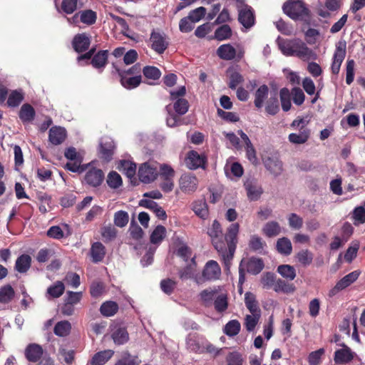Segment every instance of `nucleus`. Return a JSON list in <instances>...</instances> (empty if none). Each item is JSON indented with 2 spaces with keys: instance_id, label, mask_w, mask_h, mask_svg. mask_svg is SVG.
Masks as SVG:
<instances>
[{
  "instance_id": "nucleus-6",
  "label": "nucleus",
  "mask_w": 365,
  "mask_h": 365,
  "mask_svg": "<svg viewBox=\"0 0 365 365\" xmlns=\"http://www.w3.org/2000/svg\"><path fill=\"white\" fill-rule=\"evenodd\" d=\"M360 272L355 270L341 278L338 281L336 285L331 288L329 292V297H333L336 295L341 291L344 290L352 283H354L359 277Z\"/></svg>"
},
{
  "instance_id": "nucleus-61",
  "label": "nucleus",
  "mask_w": 365,
  "mask_h": 365,
  "mask_svg": "<svg viewBox=\"0 0 365 365\" xmlns=\"http://www.w3.org/2000/svg\"><path fill=\"white\" fill-rule=\"evenodd\" d=\"M280 99L283 110L288 111L291 108V95L287 88H284L280 91Z\"/></svg>"
},
{
  "instance_id": "nucleus-18",
  "label": "nucleus",
  "mask_w": 365,
  "mask_h": 365,
  "mask_svg": "<svg viewBox=\"0 0 365 365\" xmlns=\"http://www.w3.org/2000/svg\"><path fill=\"white\" fill-rule=\"evenodd\" d=\"M238 135L240 136L242 140L245 143L247 158L252 164H257L258 160L256 155V151L254 148L250 138L242 130L237 131Z\"/></svg>"
},
{
  "instance_id": "nucleus-56",
  "label": "nucleus",
  "mask_w": 365,
  "mask_h": 365,
  "mask_svg": "<svg viewBox=\"0 0 365 365\" xmlns=\"http://www.w3.org/2000/svg\"><path fill=\"white\" fill-rule=\"evenodd\" d=\"M231 36L232 30L230 27L227 24L222 25L215 31V38L218 41H224L228 39L231 37Z\"/></svg>"
},
{
  "instance_id": "nucleus-47",
  "label": "nucleus",
  "mask_w": 365,
  "mask_h": 365,
  "mask_svg": "<svg viewBox=\"0 0 365 365\" xmlns=\"http://www.w3.org/2000/svg\"><path fill=\"white\" fill-rule=\"evenodd\" d=\"M245 302L250 313H261L255 296L253 294L247 292L245 295Z\"/></svg>"
},
{
  "instance_id": "nucleus-45",
  "label": "nucleus",
  "mask_w": 365,
  "mask_h": 365,
  "mask_svg": "<svg viewBox=\"0 0 365 365\" xmlns=\"http://www.w3.org/2000/svg\"><path fill=\"white\" fill-rule=\"evenodd\" d=\"M118 309V306L115 302L107 301L101 306L100 312L105 317H111L117 312Z\"/></svg>"
},
{
  "instance_id": "nucleus-41",
  "label": "nucleus",
  "mask_w": 365,
  "mask_h": 365,
  "mask_svg": "<svg viewBox=\"0 0 365 365\" xmlns=\"http://www.w3.org/2000/svg\"><path fill=\"white\" fill-rule=\"evenodd\" d=\"M140 360L136 356H132L128 351L122 354L121 359L118 360L114 365H139Z\"/></svg>"
},
{
  "instance_id": "nucleus-52",
  "label": "nucleus",
  "mask_w": 365,
  "mask_h": 365,
  "mask_svg": "<svg viewBox=\"0 0 365 365\" xmlns=\"http://www.w3.org/2000/svg\"><path fill=\"white\" fill-rule=\"evenodd\" d=\"M284 13L293 20L297 19V0H288L283 5Z\"/></svg>"
},
{
  "instance_id": "nucleus-2",
  "label": "nucleus",
  "mask_w": 365,
  "mask_h": 365,
  "mask_svg": "<svg viewBox=\"0 0 365 365\" xmlns=\"http://www.w3.org/2000/svg\"><path fill=\"white\" fill-rule=\"evenodd\" d=\"M65 157L69 160L65 168L73 173H83L88 167V165H81L83 159V153L78 151L75 148L70 147L65 150Z\"/></svg>"
},
{
  "instance_id": "nucleus-53",
  "label": "nucleus",
  "mask_w": 365,
  "mask_h": 365,
  "mask_svg": "<svg viewBox=\"0 0 365 365\" xmlns=\"http://www.w3.org/2000/svg\"><path fill=\"white\" fill-rule=\"evenodd\" d=\"M294 290L295 286L293 284L287 282L281 279H277V282L274 287V291L276 292L289 294L294 292Z\"/></svg>"
},
{
  "instance_id": "nucleus-7",
  "label": "nucleus",
  "mask_w": 365,
  "mask_h": 365,
  "mask_svg": "<svg viewBox=\"0 0 365 365\" xmlns=\"http://www.w3.org/2000/svg\"><path fill=\"white\" fill-rule=\"evenodd\" d=\"M207 233L211 237L215 249L221 255L225 248V242L221 240L222 239V232L220 225L217 220L213 222L211 227L208 229Z\"/></svg>"
},
{
  "instance_id": "nucleus-58",
  "label": "nucleus",
  "mask_w": 365,
  "mask_h": 365,
  "mask_svg": "<svg viewBox=\"0 0 365 365\" xmlns=\"http://www.w3.org/2000/svg\"><path fill=\"white\" fill-rule=\"evenodd\" d=\"M108 58V54L106 51L98 52L94 56L91 61V63L93 67L100 68L104 67Z\"/></svg>"
},
{
  "instance_id": "nucleus-17",
  "label": "nucleus",
  "mask_w": 365,
  "mask_h": 365,
  "mask_svg": "<svg viewBox=\"0 0 365 365\" xmlns=\"http://www.w3.org/2000/svg\"><path fill=\"white\" fill-rule=\"evenodd\" d=\"M205 163V158L202 155H200L197 152L192 150L188 153L185 159V163L190 169H197L203 166Z\"/></svg>"
},
{
  "instance_id": "nucleus-36",
  "label": "nucleus",
  "mask_w": 365,
  "mask_h": 365,
  "mask_svg": "<svg viewBox=\"0 0 365 365\" xmlns=\"http://www.w3.org/2000/svg\"><path fill=\"white\" fill-rule=\"evenodd\" d=\"M35 116V110L29 104H24L19 111V118L24 123L31 122Z\"/></svg>"
},
{
  "instance_id": "nucleus-35",
  "label": "nucleus",
  "mask_w": 365,
  "mask_h": 365,
  "mask_svg": "<svg viewBox=\"0 0 365 365\" xmlns=\"http://www.w3.org/2000/svg\"><path fill=\"white\" fill-rule=\"evenodd\" d=\"M105 247L101 242H95L91 249V255L93 262H98L103 260L105 257Z\"/></svg>"
},
{
  "instance_id": "nucleus-32",
  "label": "nucleus",
  "mask_w": 365,
  "mask_h": 365,
  "mask_svg": "<svg viewBox=\"0 0 365 365\" xmlns=\"http://www.w3.org/2000/svg\"><path fill=\"white\" fill-rule=\"evenodd\" d=\"M118 168L129 178L134 177L136 173V164L130 160H120Z\"/></svg>"
},
{
  "instance_id": "nucleus-34",
  "label": "nucleus",
  "mask_w": 365,
  "mask_h": 365,
  "mask_svg": "<svg viewBox=\"0 0 365 365\" xmlns=\"http://www.w3.org/2000/svg\"><path fill=\"white\" fill-rule=\"evenodd\" d=\"M269 88L266 85L259 86L255 94V106L257 108H261L263 105L264 100L267 98Z\"/></svg>"
},
{
  "instance_id": "nucleus-29",
  "label": "nucleus",
  "mask_w": 365,
  "mask_h": 365,
  "mask_svg": "<svg viewBox=\"0 0 365 365\" xmlns=\"http://www.w3.org/2000/svg\"><path fill=\"white\" fill-rule=\"evenodd\" d=\"M187 265L180 271L179 275L182 279H192L195 277L196 264L195 258H191L190 262H186Z\"/></svg>"
},
{
  "instance_id": "nucleus-23",
  "label": "nucleus",
  "mask_w": 365,
  "mask_h": 365,
  "mask_svg": "<svg viewBox=\"0 0 365 365\" xmlns=\"http://www.w3.org/2000/svg\"><path fill=\"white\" fill-rule=\"evenodd\" d=\"M354 352L346 346L335 351L334 361L337 364H344L351 361L354 358Z\"/></svg>"
},
{
  "instance_id": "nucleus-15",
  "label": "nucleus",
  "mask_w": 365,
  "mask_h": 365,
  "mask_svg": "<svg viewBox=\"0 0 365 365\" xmlns=\"http://www.w3.org/2000/svg\"><path fill=\"white\" fill-rule=\"evenodd\" d=\"M240 267H245L249 273L257 274L264 268V263L259 258L251 257L247 261L242 260Z\"/></svg>"
},
{
  "instance_id": "nucleus-59",
  "label": "nucleus",
  "mask_w": 365,
  "mask_h": 365,
  "mask_svg": "<svg viewBox=\"0 0 365 365\" xmlns=\"http://www.w3.org/2000/svg\"><path fill=\"white\" fill-rule=\"evenodd\" d=\"M64 289L65 287L63 283L58 281L53 285L48 288L47 294L53 298H57L62 295Z\"/></svg>"
},
{
  "instance_id": "nucleus-60",
  "label": "nucleus",
  "mask_w": 365,
  "mask_h": 365,
  "mask_svg": "<svg viewBox=\"0 0 365 365\" xmlns=\"http://www.w3.org/2000/svg\"><path fill=\"white\" fill-rule=\"evenodd\" d=\"M276 246L277 251L283 255H289L292 251V244L290 241L285 237L279 239Z\"/></svg>"
},
{
  "instance_id": "nucleus-39",
  "label": "nucleus",
  "mask_w": 365,
  "mask_h": 365,
  "mask_svg": "<svg viewBox=\"0 0 365 365\" xmlns=\"http://www.w3.org/2000/svg\"><path fill=\"white\" fill-rule=\"evenodd\" d=\"M229 76V87L231 89H235L237 86L241 84L243 81V76L236 70L230 68L227 71Z\"/></svg>"
},
{
  "instance_id": "nucleus-14",
  "label": "nucleus",
  "mask_w": 365,
  "mask_h": 365,
  "mask_svg": "<svg viewBox=\"0 0 365 365\" xmlns=\"http://www.w3.org/2000/svg\"><path fill=\"white\" fill-rule=\"evenodd\" d=\"M239 21L245 27L250 28L255 24V17L251 8L247 5L238 6Z\"/></svg>"
},
{
  "instance_id": "nucleus-63",
  "label": "nucleus",
  "mask_w": 365,
  "mask_h": 365,
  "mask_svg": "<svg viewBox=\"0 0 365 365\" xmlns=\"http://www.w3.org/2000/svg\"><path fill=\"white\" fill-rule=\"evenodd\" d=\"M80 20L82 23L91 25L96 22V14L92 10H85L80 12Z\"/></svg>"
},
{
  "instance_id": "nucleus-51",
  "label": "nucleus",
  "mask_w": 365,
  "mask_h": 365,
  "mask_svg": "<svg viewBox=\"0 0 365 365\" xmlns=\"http://www.w3.org/2000/svg\"><path fill=\"white\" fill-rule=\"evenodd\" d=\"M71 329V325L68 321L58 322L54 327V333L58 336H67Z\"/></svg>"
},
{
  "instance_id": "nucleus-54",
  "label": "nucleus",
  "mask_w": 365,
  "mask_h": 365,
  "mask_svg": "<svg viewBox=\"0 0 365 365\" xmlns=\"http://www.w3.org/2000/svg\"><path fill=\"white\" fill-rule=\"evenodd\" d=\"M166 229L162 225H158L150 235V242L153 244H160L165 237Z\"/></svg>"
},
{
  "instance_id": "nucleus-8",
  "label": "nucleus",
  "mask_w": 365,
  "mask_h": 365,
  "mask_svg": "<svg viewBox=\"0 0 365 365\" xmlns=\"http://www.w3.org/2000/svg\"><path fill=\"white\" fill-rule=\"evenodd\" d=\"M346 56V43L339 41L336 45L331 66L332 73L337 75L340 71L341 65Z\"/></svg>"
},
{
  "instance_id": "nucleus-3",
  "label": "nucleus",
  "mask_w": 365,
  "mask_h": 365,
  "mask_svg": "<svg viewBox=\"0 0 365 365\" xmlns=\"http://www.w3.org/2000/svg\"><path fill=\"white\" fill-rule=\"evenodd\" d=\"M159 175L161 182L160 187L164 192H170L175 186V170L168 164L163 163L159 166Z\"/></svg>"
},
{
  "instance_id": "nucleus-24",
  "label": "nucleus",
  "mask_w": 365,
  "mask_h": 365,
  "mask_svg": "<svg viewBox=\"0 0 365 365\" xmlns=\"http://www.w3.org/2000/svg\"><path fill=\"white\" fill-rule=\"evenodd\" d=\"M202 339L195 336V334H190L186 338L187 348L191 351L196 353H203L204 348L202 347Z\"/></svg>"
},
{
  "instance_id": "nucleus-26",
  "label": "nucleus",
  "mask_w": 365,
  "mask_h": 365,
  "mask_svg": "<svg viewBox=\"0 0 365 365\" xmlns=\"http://www.w3.org/2000/svg\"><path fill=\"white\" fill-rule=\"evenodd\" d=\"M43 354L41 346L38 344H32L29 345L25 350L26 359L33 362L37 361Z\"/></svg>"
},
{
  "instance_id": "nucleus-33",
  "label": "nucleus",
  "mask_w": 365,
  "mask_h": 365,
  "mask_svg": "<svg viewBox=\"0 0 365 365\" xmlns=\"http://www.w3.org/2000/svg\"><path fill=\"white\" fill-rule=\"evenodd\" d=\"M309 26H310L303 24L301 30L304 34L306 41L309 44L313 45L316 43L317 38L319 36V31L317 29L310 28Z\"/></svg>"
},
{
  "instance_id": "nucleus-1",
  "label": "nucleus",
  "mask_w": 365,
  "mask_h": 365,
  "mask_svg": "<svg viewBox=\"0 0 365 365\" xmlns=\"http://www.w3.org/2000/svg\"><path fill=\"white\" fill-rule=\"evenodd\" d=\"M238 232V223H232L228 227L227 232L225 235L226 243L225 242V248L222 252L221 257L227 269H229L230 262L232 260L235 251Z\"/></svg>"
},
{
  "instance_id": "nucleus-9",
  "label": "nucleus",
  "mask_w": 365,
  "mask_h": 365,
  "mask_svg": "<svg viewBox=\"0 0 365 365\" xmlns=\"http://www.w3.org/2000/svg\"><path fill=\"white\" fill-rule=\"evenodd\" d=\"M150 42L151 48L158 53H163L168 46V41L165 34L160 31H153Z\"/></svg>"
},
{
  "instance_id": "nucleus-62",
  "label": "nucleus",
  "mask_w": 365,
  "mask_h": 365,
  "mask_svg": "<svg viewBox=\"0 0 365 365\" xmlns=\"http://www.w3.org/2000/svg\"><path fill=\"white\" fill-rule=\"evenodd\" d=\"M128 220L129 216L125 211H118L114 215V223L119 227H125L128 224Z\"/></svg>"
},
{
  "instance_id": "nucleus-50",
  "label": "nucleus",
  "mask_w": 365,
  "mask_h": 365,
  "mask_svg": "<svg viewBox=\"0 0 365 365\" xmlns=\"http://www.w3.org/2000/svg\"><path fill=\"white\" fill-rule=\"evenodd\" d=\"M31 259L27 255H22L16 262V269L19 272H25L31 266Z\"/></svg>"
},
{
  "instance_id": "nucleus-22",
  "label": "nucleus",
  "mask_w": 365,
  "mask_h": 365,
  "mask_svg": "<svg viewBox=\"0 0 365 365\" xmlns=\"http://www.w3.org/2000/svg\"><path fill=\"white\" fill-rule=\"evenodd\" d=\"M91 43L90 36L86 34H79L75 36L73 40V46L76 51L82 52L88 48Z\"/></svg>"
},
{
  "instance_id": "nucleus-5",
  "label": "nucleus",
  "mask_w": 365,
  "mask_h": 365,
  "mask_svg": "<svg viewBox=\"0 0 365 365\" xmlns=\"http://www.w3.org/2000/svg\"><path fill=\"white\" fill-rule=\"evenodd\" d=\"M197 178L191 173H184L178 180V189L185 194L194 192L197 190Z\"/></svg>"
},
{
  "instance_id": "nucleus-46",
  "label": "nucleus",
  "mask_w": 365,
  "mask_h": 365,
  "mask_svg": "<svg viewBox=\"0 0 365 365\" xmlns=\"http://www.w3.org/2000/svg\"><path fill=\"white\" fill-rule=\"evenodd\" d=\"M261 313H250L245 319V326L248 331H252L259 322Z\"/></svg>"
},
{
  "instance_id": "nucleus-21",
  "label": "nucleus",
  "mask_w": 365,
  "mask_h": 365,
  "mask_svg": "<svg viewBox=\"0 0 365 365\" xmlns=\"http://www.w3.org/2000/svg\"><path fill=\"white\" fill-rule=\"evenodd\" d=\"M114 351L111 349H106L96 353L90 360L91 365H104L113 356Z\"/></svg>"
},
{
  "instance_id": "nucleus-28",
  "label": "nucleus",
  "mask_w": 365,
  "mask_h": 365,
  "mask_svg": "<svg viewBox=\"0 0 365 365\" xmlns=\"http://www.w3.org/2000/svg\"><path fill=\"white\" fill-rule=\"evenodd\" d=\"M298 58L308 62L317 60V55L304 43H302L300 45L298 44Z\"/></svg>"
},
{
  "instance_id": "nucleus-64",
  "label": "nucleus",
  "mask_w": 365,
  "mask_h": 365,
  "mask_svg": "<svg viewBox=\"0 0 365 365\" xmlns=\"http://www.w3.org/2000/svg\"><path fill=\"white\" fill-rule=\"evenodd\" d=\"M107 183L112 188H118L122 184L120 175L116 172H110L107 178Z\"/></svg>"
},
{
  "instance_id": "nucleus-43",
  "label": "nucleus",
  "mask_w": 365,
  "mask_h": 365,
  "mask_svg": "<svg viewBox=\"0 0 365 365\" xmlns=\"http://www.w3.org/2000/svg\"><path fill=\"white\" fill-rule=\"evenodd\" d=\"M277 272L287 280H293L296 277L294 267L289 264L279 265L277 267Z\"/></svg>"
},
{
  "instance_id": "nucleus-55",
  "label": "nucleus",
  "mask_w": 365,
  "mask_h": 365,
  "mask_svg": "<svg viewBox=\"0 0 365 365\" xmlns=\"http://www.w3.org/2000/svg\"><path fill=\"white\" fill-rule=\"evenodd\" d=\"M14 297V290L10 285H6L0 289V302L9 303Z\"/></svg>"
},
{
  "instance_id": "nucleus-13",
  "label": "nucleus",
  "mask_w": 365,
  "mask_h": 365,
  "mask_svg": "<svg viewBox=\"0 0 365 365\" xmlns=\"http://www.w3.org/2000/svg\"><path fill=\"white\" fill-rule=\"evenodd\" d=\"M221 275V269L215 260L208 261L202 271V277L205 280H215Z\"/></svg>"
},
{
  "instance_id": "nucleus-57",
  "label": "nucleus",
  "mask_w": 365,
  "mask_h": 365,
  "mask_svg": "<svg viewBox=\"0 0 365 365\" xmlns=\"http://www.w3.org/2000/svg\"><path fill=\"white\" fill-rule=\"evenodd\" d=\"M277 282V279H276L275 275L270 272L263 274L261 278V283L265 289H273L274 290Z\"/></svg>"
},
{
  "instance_id": "nucleus-4",
  "label": "nucleus",
  "mask_w": 365,
  "mask_h": 365,
  "mask_svg": "<svg viewBox=\"0 0 365 365\" xmlns=\"http://www.w3.org/2000/svg\"><path fill=\"white\" fill-rule=\"evenodd\" d=\"M140 71V66L138 65H135L127 71L120 72L122 86L127 89H132L139 86L141 82V76L140 75L128 78L126 76V74L139 73Z\"/></svg>"
},
{
  "instance_id": "nucleus-37",
  "label": "nucleus",
  "mask_w": 365,
  "mask_h": 365,
  "mask_svg": "<svg viewBox=\"0 0 365 365\" xmlns=\"http://www.w3.org/2000/svg\"><path fill=\"white\" fill-rule=\"evenodd\" d=\"M225 171L228 178H232V176L240 178L243 174V168L238 163H227L225 167Z\"/></svg>"
},
{
  "instance_id": "nucleus-31",
  "label": "nucleus",
  "mask_w": 365,
  "mask_h": 365,
  "mask_svg": "<svg viewBox=\"0 0 365 365\" xmlns=\"http://www.w3.org/2000/svg\"><path fill=\"white\" fill-rule=\"evenodd\" d=\"M111 337L114 343L117 345H121L128 341V333L125 329L122 327L115 328L112 334Z\"/></svg>"
},
{
  "instance_id": "nucleus-20",
  "label": "nucleus",
  "mask_w": 365,
  "mask_h": 365,
  "mask_svg": "<svg viewBox=\"0 0 365 365\" xmlns=\"http://www.w3.org/2000/svg\"><path fill=\"white\" fill-rule=\"evenodd\" d=\"M247 195L249 200L252 201L257 200L262 194V189L254 180H247L245 183Z\"/></svg>"
},
{
  "instance_id": "nucleus-42",
  "label": "nucleus",
  "mask_w": 365,
  "mask_h": 365,
  "mask_svg": "<svg viewBox=\"0 0 365 365\" xmlns=\"http://www.w3.org/2000/svg\"><path fill=\"white\" fill-rule=\"evenodd\" d=\"M24 93L21 90L12 91L9 95L7 104L10 107L18 106L24 100Z\"/></svg>"
},
{
  "instance_id": "nucleus-16",
  "label": "nucleus",
  "mask_w": 365,
  "mask_h": 365,
  "mask_svg": "<svg viewBox=\"0 0 365 365\" xmlns=\"http://www.w3.org/2000/svg\"><path fill=\"white\" fill-rule=\"evenodd\" d=\"M298 20L303 21V24L307 26L315 24L310 10L302 0H298Z\"/></svg>"
},
{
  "instance_id": "nucleus-12",
  "label": "nucleus",
  "mask_w": 365,
  "mask_h": 365,
  "mask_svg": "<svg viewBox=\"0 0 365 365\" xmlns=\"http://www.w3.org/2000/svg\"><path fill=\"white\" fill-rule=\"evenodd\" d=\"M104 179V174L101 169L96 168H89L84 176V182L93 187L101 185Z\"/></svg>"
},
{
  "instance_id": "nucleus-10",
  "label": "nucleus",
  "mask_w": 365,
  "mask_h": 365,
  "mask_svg": "<svg viewBox=\"0 0 365 365\" xmlns=\"http://www.w3.org/2000/svg\"><path fill=\"white\" fill-rule=\"evenodd\" d=\"M156 167L149 163L142 164L138 169V178L143 183H150L158 177Z\"/></svg>"
},
{
  "instance_id": "nucleus-25",
  "label": "nucleus",
  "mask_w": 365,
  "mask_h": 365,
  "mask_svg": "<svg viewBox=\"0 0 365 365\" xmlns=\"http://www.w3.org/2000/svg\"><path fill=\"white\" fill-rule=\"evenodd\" d=\"M66 136V131L61 127H53L49 130V140L53 145L62 143Z\"/></svg>"
},
{
  "instance_id": "nucleus-11",
  "label": "nucleus",
  "mask_w": 365,
  "mask_h": 365,
  "mask_svg": "<svg viewBox=\"0 0 365 365\" xmlns=\"http://www.w3.org/2000/svg\"><path fill=\"white\" fill-rule=\"evenodd\" d=\"M115 149L113 140L109 137H103L100 143L101 157L106 161L112 160Z\"/></svg>"
},
{
  "instance_id": "nucleus-30",
  "label": "nucleus",
  "mask_w": 365,
  "mask_h": 365,
  "mask_svg": "<svg viewBox=\"0 0 365 365\" xmlns=\"http://www.w3.org/2000/svg\"><path fill=\"white\" fill-rule=\"evenodd\" d=\"M279 46L282 52L286 56H292L297 50V43L294 40L280 39Z\"/></svg>"
},
{
  "instance_id": "nucleus-48",
  "label": "nucleus",
  "mask_w": 365,
  "mask_h": 365,
  "mask_svg": "<svg viewBox=\"0 0 365 365\" xmlns=\"http://www.w3.org/2000/svg\"><path fill=\"white\" fill-rule=\"evenodd\" d=\"M214 306L218 312L225 311L228 306L227 294L220 292L215 299Z\"/></svg>"
},
{
  "instance_id": "nucleus-38",
  "label": "nucleus",
  "mask_w": 365,
  "mask_h": 365,
  "mask_svg": "<svg viewBox=\"0 0 365 365\" xmlns=\"http://www.w3.org/2000/svg\"><path fill=\"white\" fill-rule=\"evenodd\" d=\"M220 291V287H210L202 291L200 296L205 303L210 304L214 299H215Z\"/></svg>"
},
{
  "instance_id": "nucleus-49",
  "label": "nucleus",
  "mask_w": 365,
  "mask_h": 365,
  "mask_svg": "<svg viewBox=\"0 0 365 365\" xmlns=\"http://www.w3.org/2000/svg\"><path fill=\"white\" fill-rule=\"evenodd\" d=\"M240 323L235 319L228 322L224 327V333L229 336H234L238 334L240 331Z\"/></svg>"
},
{
  "instance_id": "nucleus-44",
  "label": "nucleus",
  "mask_w": 365,
  "mask_h": 365,
  "mask_svg": "<svg viewBox=\"0 0 365 365\" xmlns=\"http://www.w3.org/2000/svg\"><path fill=\"white\" fill-rule=\"evenodd\" d=\"M192 210L201 218L205 219L208 215L207 204L204 200L195 201L192 205Z\"/></svg>"
},
{
  "instance_id": "nucleus-19",
  "label": "nucleus",
  "mask_w": 365,
  "mask_h": 365,
  "mask_svg": "<svg viewBox=\"0 0 365 365\" xmlns=\"http://www.w3.org/2000/svg\"><path fill=\"white\" fill-rule=\"evenodd\" d=\"M263 163L266 169L273 175H279L282 171V164L281 161L274 156L267 157L263 159Z\"/></svg>"
},
{
  "instance_id": "nucleus-40",
  "label": "nucleus",
  "mask_w": 365,
  "mask_h": 365,
  "mask_svg": "<svg viewBox=\"0 0 365 365\" xmlns=\"http://www.w3.org/2000/svg\"><path fill=\"white\" fill-rule=\"evenodd\" d=\"M262 232L266 236L272 237L280 234L281 227L277 222L271 221L264 225Z\"/></svg>"
},
{
  "instance_id": "nucleus-27",
  "label": "nucleus",
  "mask_w": 365,
  "mask_h": 365,
  "mask_svg": "<svg viewBox=\"0 0 365 365\" xmlns=\"http://www.w3.org/2000/svg\"><path fill=\"white\" fill-rule=\"evenodd\" d=\"M217 56L223 60H232L236 56L235 48L230 44H223L217 50Z\"/></svg>"
}]
</instances>
